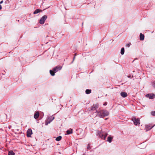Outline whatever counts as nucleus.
Wrapping results in <instances>:
<instances>
[{"mask_svg":"<svg viewBox=\"0 0 155 155\" xmlns=\"http://www.w3.org/2000/svg\"><path fill=\"white\" fill-rule=\"evenodd\" d=\"M98 107V104H94L93 106L89 108V110L90 111H94L96 110Z\"/></svg>","mask_w":155,"mask_h":155,"instance_id":"20e7f679","label":"nucleus"},{"mask_svg":"<svg viewBox=\"0 0 155 155\" xmlns=\"http://www.w3.org/2000/svg\"><path fill=\"white\" fill-rule=\"evenodd\" d=\"M72 133V129H71L70 130H68L67 131V133L68 134H71Z\"/></svg>","mask_w":155,"mask_h":155,"instance_id":"f3484780","label":"nucleus"},{"mask_svg":"<svg viewBox=\"0 0 155 155\" xmlns=\"http://www.w3.org/2000/svg\"><path fill=\"white\" fill-rule=\"evenodd\" d=\"M2 8V6H1V5H0V10Z\"/></svg>","mask_w":155,"mask_h":155,"instance_id":"cd10ccee","label":"nucleus"},{"mask_svg":"<svg viewBox=\"0 0 155 155\" xmlns=\"http://www.w3.org/2000/svg\"><path fill=\"white\" fill-rule=\"evenodd\" d=\"M32 134V131L31 129H28L27 132V135L28 137H30L31 134Z\"/></svg>","mask_w":155,"mask_h":155,"instance_id":"9d476101","label":"nucleus"},{"mask_svg":"<svg viewBox=\"0 0 155 155\" xmlns=\"http://www.w3.org/2000/svg\"><path fill=\"white\" fill-rule=\"evenodd\" d=\"M146 97L149 98L150 99H152L154 98L155 95L153 94H148L146 95Z\"/></svg>","mask_w":155,"mask_h":155,"instance_id":"6e6552de","label":"nucleus"},{"mask_svg":"<svg viewBox=\"0 0 155 155\" xmlns=\"http://www.w3.org/2000/svg\"><path fill=\"white\" fill-rule=\"evenodd\" d=\"M100 137L101 138V139L104 140H105L106 138V136L105 135V134L101 132L100 134H98Z\"/></svg>","mask_w":155,"mask_h":155,"instance_id":"1a4fd4ad","label":"nucleus"},{"mask_svg":"<svg viewBox=\"0 0 155 155\" xmlns=\"http://www.w3.org/2000/svg\"><path fill=\"white\" fill-rule=\"evenodd\" d=\"M105 105V104H104V105Z\"/></svg>","mask_w":155,"mask_h":155,"instance_id":"2f4dec72","label":"nucleus"},{"mask_svg":"<svg viewBox=\"0 0 155 155\" xmlns=\"http://www.w3.org/2000/svg\"><path fill=\"white\" fill-rule=\"evenodd\" d=\"M47 18V16L46 15H44L42 16L39 21V23L41 24H43L44 23L45 20Z\"/></svg>","mask_w":155,"mask_h":155,"instance_id":"7ed1b4c3","label":"nucleus"},{"mask_svg":"<svg viewBox=\"0 0 155 155\" xmlns=\"http://www.w3.org/2000/svg\"><path fill=\"white\" fill-rule=\"evenodd\" d=\"M121 96L123 97H125L127 96V93L125 92H122L120 93Z\"/></svg>","mask_w":155,"mask_h":155,"instance_id":"9b49d317","label":"nucleus"},{"mask_svg":"<svg viewBox=\"0 0 155 155\" xmlns=\"http://www.w3.org/2000/svg\"><path fill=\"white\" fill-rule=\"evenodd\" d=\"M39 113L38 111H37L34 114V116H39Z\"/></svg>","mask_w":155,"mask_h":155,"instance_id":"aec40b11","label":"nucleus"},{"mask_svg":"<svg viewBox=\"0 0 155 155\" xmlns=\"http://www.w3.org/2000/svg\"><path fill=\"white\" fill-rule=\"evenodd\" d=\"M91 90L90 89H87L85 91V93L87 94H89L91 93Z\"/></svg>","mask_w":155,"mask_h":155,"instance_id":"2eb2a0df","label":"nucleus"},{"mask_svg":"<svg viewBox=\"0 0 155 155\" xmlns=\"http://www.w3.org/2000/svg\"><path fill=\"white\" fill-rule=\"evenodd\" d=\"M98 115L100 116H106L109 115V112L106 110H100L98 112Z\"/></svg>","mask_w":155,"mask_h":155,"instance_id":"f03ea898","label":"nucleus"},{"mask_svg":"<svg viewBox=\"0 0 155 155\" xmlns=\"http://www.w3.org/2000/svg\"><path fill=\"white\" fill-rule=\"evenodd\" d=\"M90 144H88L87 147V149H90Z\"/></svg>","mask_w":155,"mask_h":155,"instance_id":"4be33fe9","label":"nucleus"},{"mask_svg":"<svg viewBox=\"0 0 155 155\" xmlns=\"http://www.w3.org/2000/svg\"><path fill=\"white\" fill-rule=\"evenodd\" d=\"M113 139V137H108L107 138V141L111 143Z\"/></svg>","mask_w":155,"mask_h":155,"instance_id":"4468645a","label":"nucleus"},{"mask_svg":"<svg viewBox=\"0 0 155 155\" xmlns=\"http://www.w3.org/2000/svg\"><path fill=\"white\" fill-rule=\"evenodd\" d=\"M75 58V56H74V58H73V60H74V59Z\"/></svg>","mask_w":155,"mask_h":155,"instance_id":"c756f323","label":"nucleus"},{"mask_svg":"<svg viewBox=\"0 0 155 155\" xmlns=\"http://www.w3.org/2000/svg\"><path fill=\"white\" fill-rule=\"evenodd\" d=\"M130 43L127 44L126 45V46L127 47H129L130 46Z\"/></svg>","mask_w":155,"mask_h":155,"instance_id":"5701e85b","label":"nucleus"},{"mask_svg":"<svg viewBox=\"0 0 155 155\" xmlns=\"http://www.w3.org/2000/svg\"><path fill=\"white\" fill-rule=\"evenodd\" d=\"M153 87L155 88V81L153 83Z\"/></svg>","mask_w":155,"mask_h":155,"instance_id":"b1692460","label":"nucleus"},{"mask_svg":"<svg viewBox=\"0 0 155 155\" xmlns=\"http://www.w3.org/2000/svg\"><path fill=\"white\" fill-rule=\"evenodd\" d=\"M41 11H42L41 10H40V9H36L35 10V11L34 12L33 14H37V13L40 12H41Z\"/></svg>","mask_w":155,"mask_h":155,"instance_id":"f8f14e48","label":"nucleus"},{"mask_svg":"<svg viewBox=\"0 0 155 155\" xmlns=\"http://www.w3.org/2000/svg\"><path fill=\"white\" fill-rule=\"evenodd\" d=\"M124 48H122L121 50L120 53L122 55L124 54Z\"/></svg>","mask_w":155,"mask_h":155,"instance_id":"a211bd4d","label":"nucleus"},{"mask_svg":"<svg viewBox=\"0 0 155 155\" xmlns=\"http://www.w3.org/2000/svg\"><path fill=\"white\" fill-rule=\"evenodd\" d=\"M62 67L61 66H57L52 69V70H50V73L51 75L54 76L55 73L60 70L62 69Z\"/></svg>","mask_w":155,"mask_h":155,"instance_id":"f257e3e1","label":"nucleus"},{"mask_svg":"<svg viewBox=\"0 0 155 155\" xmlns=\"http://www.w3.org/2000/svg\"><path fill=\"white\" fill-rule=\"evenodd\" d=\"M127 77L129 78H131L130 75H128Z\"/></svg>","mask_w":155,"mask_h":155,"instance_id":"a878e982","label":"nucleus"},{"mask_svg":"<svg viewBox=\"0 0 155 155\" xmlns=\"http://www.w3.org/2000/svg\"><path fill=\"white\" fill-rule=\"evenodd\" d=\"M151 115L152 116H155V111H152L151 112Z\"/></svg>","mask_w":155,"mask_h":155,"instance_id":"412c9836","label":"nucleus"},{"mask_svg":"<svg viewBox=\"0 0 155 155\" xmlns=\"http://www.w3.org/2000/svg\"><path fill=\"white\" fill-rule=\"evenodd\" d=\"M132 120L133 121L134 124L135 125H137L139 124L140 123V120L138 118H134L132 119Z\"/></svg>","mask_w":155,"mask_h":155,"instance_id":"423d86ee","label":"nucleus"},{"mask_svg":"<svg viewBox=\"0 0 155 155\" xmlns=\"http://www.w3.org/2000/svg\"><path fill=\"white\" fill-rule=\"evenodd\" d=\"M144 35L142 34L141 33H140V40H143L144 39Z\"/></svg>","mask_w":155,"mask_h":155,"instance_id":"ddd939ff","label":"nucleus"},{"mask_svg":"<svg viewBox=\"0 0 155 155\" xmlns=\"http://www.w3.org/2000/svg\"><path fill=\"white\" fill-rule=\"evenodd\" d=\"M155 125L153 126L151 124H149L146 125L145 126V129L147 131V130H150L152 128H153Z\"/></svg>","mask_w":155,"mask_h":155,"instance_id":"0eeeda50","label":"nucleus"},{"mask_svg":"<svg viewBox=\"0 0 155 155\" xmlns=\"http://www.w3.org/2000/svg\"><path fill=\"white\" fill-rule=\"evenodd\" d=\"M3 2V1H1V2H0V4H2V3Z\"/></svg>","mask_w":155,"mask_h":155,"instance_id":"bb28decb","label":"nucleus"},{"mask_svg":"<svg viewBox=\"0 0 155 155\" xmlns=\"http://www.w3.org/2000/svg\"><path fill=\"white\" fill-rule=\"evenodd\" d=\"M54 117H48L46 119L45 122V125H47L49 124L54 119Z\"/></svg>","mask_w":155,"mask_h":155,"instance_id":"39448f33","label":"nucleus"},{"mask_svg":"<svg viewBox=\"0 0 155 155\" xmlns=\"http://www.w3.org/2000/svg\"><path fill=\"white\" fill-rule=\"evenodd\" d=\"M105 105V104H104V105Z\"/></svg>","mask_w":155,"mask_h":155,"instance_id":"473e14b6","label":"nucleus"},{"mask_svg":"<svg viewBox=\"0 0 155 155\" xmlns=\"http://www.w3.org/2000/svg\"><path fill=\"white\" fill-rule=\"evenodd\" d=\"M15 153L12 151H9L8 153V155H14Z\"/></svg>","mask_w":155,"mask_h":155,"instance_id":"6ab92c4d","label":"nucleus"},{"mask_svg":"<svg viewBox=\"0 0 155 155\" xmlns=\"http://www.w3.org/2000/svg\"><path fill=\"white\" fill-rule=\"evenodd\" d=\"M104 134H105V136H106V137H107V136L108 134H107V133H104Z\"/></svg>","mask_w":155,"mask_h":155,"instance_id":"393cba45","label":"nucleus"},{"mask_svg":"<svg viewBox=\"0 0 155 155\" xmlns=\"http://www.w3.org/2000/svg\"><path fill=\"white\" fill-rule=\"evenodd\" d=\"M61 138H62V137L61 136H60L58 137H57L56 138V140L57 141H60L61 139Z\"/></svg>","mask_w":155,"mask_h":155,"instance_id":"dca6fc26","label":"nucleus"},{"mask_svg":"<svg viewBox=\"0 0 155 155\" xmlns=\"http://www.w3.org/2000/svg\"><path fill=\"white\" fill-rule=\"evenodd\" d=\"M76 55V54H74L75 56Z\"/></svg>","mask_w":155,"mask_h":155,"instance_id":"7c9ffc66","label":"nucleus"},{"mask_svg":"<svg viewBox=\"0 0 155 155\" xmlns=\"http://www.w3.org/2000/svg\"><path fill=\"white\" fill-rule=\"evenodd\" d=\"M34 117V118H35V119H37V118H38V117Z\"/></svg>","mask_w":155,"mask_h":155,"instance_id":"c85d7f7f","label":"nucleus"}]
</instances>
